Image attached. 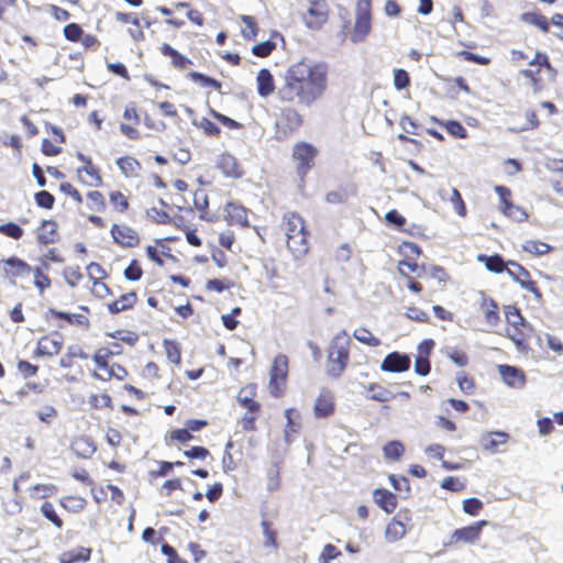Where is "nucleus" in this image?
<instances>
[{
  "label": "nucleus",
  "mask_w": 563,
  "mask_h": 563,
  "mask_svg": "<svg viewBox=\"0 0 563 563\" xmlns=\"http://www.w3.org/2000/svg\"><path fill=\"white\" fill-rule=\"evenodd\" d=\"M328 86V65L303 58L286 69L276 99L283 106L309 108L325 95Z\"/></svg>",
  "instance_id": "1"
},
{
  "label": "nucleus",
  "mask_w": 563,
  "mask_h": 563,
  "mask_svg": "<svg viewBox=\"0 0 563 563\" xmlns=\"http://www.w3.org/2000/svg\"><path fill=\"white\" fill-rule=\"evenodd\" d=\"M286 238V246L295 258L306 256L310 250V231L306 220L295 211L284 213L280 224Z\"/></svg>",
  "instance_id": "2"
},
{
  "label": "nucleus",
  "mask_w": 563,
  "mask_h": 563,
  "mask_svg": "<svg viewBox=\"0 0 563 563\" xmlns=\"http://www.w3.org/2000/svg\"><path fill=\"white\" fill-rule=\"evenodd\" d=\"M534 93L541 92L552 84L558 75L556 69L550 64L547 54L537 52L529 62L528 68L520 71Z\"/></svg>",
  "instance_id": "3"
},
{
  "label": "nucleus",
  "mask_w": 563,
  "mask_h": 563,
  "mask_svg": "<svg viewBox=\"0 0 563 563\" xmlns=\"http://www.w3.org/2000/svg\"><path fill=\"white\" fill-rule=\"evenodd\" d=\"M351 338L345 330L330 341L327 357V374L332 378L342 376L350 363Z\"/></svg>",
  "instance_id": "4"
},
{
  "label": "nucleus",
  "mask_w": 563,
  "mask_h": 563,
  "mask_svg": "<svg viewBox=\"0 0 563 563\" xmlns=\"http://www.w3.org/2000/svg\"><path fill=\"white\" fill-rule=\"evenodd\" d=\"M305 124V115L294 106H284L274 121V140L285 142L294 137Z\"/></svg>",
  "instance_id": "5"
},
{
  "label": "nucleus",
  "mask_w": 563,
  "mask_h": 563,
  "mask_svg": "<svg viewBox=\"0 0 563 563\" xmlns=\"http://www.w3.org/2000/svg\"><path fill=\"white\" fill-rule=\"evenodd\" d=\"M114 355V352L109 349H99L92 356V361L95 363V372L92 376L102 382H109L111 379L124 380L129 372L128 369L119 364L111 363L110 358Z\"/></svg>",
  "instance_id": "6"
},
{
  "label": "nucleus",
  "mask_w": 563,
  "mask_h": 563,
  "mask_svg": "<svg viewBox=\"0 0 563 563\" xmlns=\"http://www.w3.org/2000/svg\"><path fill=\"white\" fill-rule=\"evenodd\" d=\"M506 333L507 336L519 347L527 349L528 341L532 334L531 325L526 322L520 310L516 306H506Z\"/></svg>",
  "instance_id": "7"
},
{
  "label": "nucleus",
  "mask_w": 563,
  "mask_h": 563,
  "mask_svg": "<svg viewBox=\"0 0 563 563\" xmlns=\"http://www.w3.org/2000/svg\"><path fill=\"white\" fill-rule=\"evenodd\" d=\"M319 150L311 143L298 141L291 148V161L297 176L305 180L309 172L314 167Z\"/></svg>",
  "instance_id": "8"
},
{
  "label": "nucleus",
  "mask_w": 563,
  "mask_h": 563,
  "mask_svg": "<svg viewBox=\"0 0 563 563\" xmlns=\"http://www.w3.org/2000/svg\"><path fill=\"white\" fill-rule=\"evenodd\" d=\"M288 377V357L285 354H278L271 367L268 389L273 397L284 396L287 387Z\"/></svg>",
  "instance_id": "9"
},
{
  "label": "nucleus",
  "mask_w": 563,
  "mask_h": 563,
  "mask_svg": "<svg viewBox=\"0 0 563 563\" xmlns=\"http://www.w3.org/2000/svg\"><path fill=\"white\" fill-rule=\"evenodd\" d=\"M412 514L408 508H401L386 525L384 538L388 543H395L405 538L411 526Z\"/></svg>",
  "instance_id": "10"
},
{
  "label": "nucleus",
  "mask_w": 563,
  "mask_h": 563,
  "mask_svg": "<svg viewBox=\"0 0 563 563\" xmlns=\"http://www.w3.org/2000/svg\"><path fill=\"white\" fill-rule=\"evenodd\" d=\"M64 346V338L63 334L58 331H52L43 336H41L36 346L33 351V357L41 358L47 357L52 358L58 355Z\"/></svg>",
  "instance_id": "11"
},
{
  "label": "nucleus",
  "mask_w": 563,
  "mask_h": 563,
  "mask_svg": "<svg viewBox=\"0 0 563 563\" xmlns=\"http://www.w3.org/2000/svg\"><path fill=\"white\" fill-rule=\"evenodd\" d=\"M86 207L93 212L87 217V220L98 229H104L107 221L96 213H103L107 210V201L104 195L99 190H91L86 194Z\"/></svg>",
  "instance_id": "12"
},
{
  "label": "nucleus",
  "mask_w": 563,
  "mask_h": 563,
  "mask_svg": "<svg viewBox=\"0 0 563 563\" xmlns=\"http://www.w3.org/2000/svg\"><path fill=\"white\" fill-rule=\"evenodd\" d=\"M477 309L483 317V322L490 328H495L500 322L499 305L488 294L481 290L477 292Z\"/></svg>",
  "instance_id": "13"
},
{
  "label": "nucleus",
  "mask_w": 563,
  "mask_h": 563,
  "mask_svg": "<svg viewBox=\"0 0 563 563\" xmlns=\"http://www.w3.org/2000/svg\"><path fill=\"white\" fill-rule=\"evenodd\" d=\"M122 119L123 121L120 123V132L122 135L132 141L140 140L141 132L139 125L141 124V117L135 103L131 102L125 106Z\"/></svg>",
  "instance_id": "14"
},
{
  "label": "nucleus",
  "mask_w": 563,
  "mask_h": 563,
  "mask_svg": "<svg viewBox=\"0 0 563 563\" xmlns=\"http://www.w3.org/2000/svg\"><path fill=\"white\" fill-rule=\"evenodd\" d=\"M110 234L113 242L122 249H135L141 244L139 232L128 224L113 223Z\"/></svg>",
  "instance_id": "15"
},
{
  "label": "nucleus",
  "mask_w": 563,
  "mask_h": 563,
  "mask_svg": "<svg viewBox=\"0 0 563 563\" xmlns=\"http://www.w3.org/2000/svg\"><path fill=\"white\" fill-rule=\"evenodd\" d=\"M77 158L82 163V166L77 168L79 181L89 187H99L103 181L99 167L92 163L89 156L80 152L77 153Z\"/></svg>",
  "instance_id": "16"
},
{
  "label": "nucleus",
  "mask_w": 563,
  "mask_h": 563,
  "mask_svg": "<svg viewBox=\"0 0 563 563\" xmlns=\"http://www.w3.org/2000/svg\"><path fill=\"white\" fill-rule=\"evenodd\" d=\"M329 5L325 0H311L303 16L306 25L311 30H319L328 21Z\"/></svg>",
  "instance_id": "17"
},
{
  "label": "nucleus",
  "mask_w": 563,
  "mask_h": 563,
  "mask_svg": "<svg viewBox=\"0 0 563 563\" xmlns=\"http://www.w3.org/2000/svg\"><path fill=\"white\" fill-rule=\"evenodd\" d=\"M487 526L486 520L476 521L470 526L456 529L451 534L449 545L455 543H474L479 540L483 528Z\"/></svg>",
  "instance_id": "18"
},
{
  "label": "nucleus",
  "mask_w": 563,
  "mask_h": 563,
  "mask_svg": "<svg viewBox=\"0 0 563 563\" xmlns=\"http://www.w3.org/2000/svg\"><path fill=\"white\" fill-rule=\"evenodd\" d=\"M335 407L334 394L328 388H322L314 400L313 415L317 419H327L334 415Z\"/></svg>",
  "instance_id": "19"
},
{
  "label": "nucleus",
  "mask_w": 563,
  "mask_h": 563,
  "mask_svg": "<svg viewBox=\"0 0 563 563\" xmlns=\"http://www.w3.org/2000/svg\"><path fill=\"white\" fill-rule=\"evenodd\" d=\"M3 277L14 282L19 277L29 276L32 272V267L23 260L11 256L0 262Z\"/></svg>",
  "instance_id": "20"
},
{
  "label": "nucleus",
  "mask_w": 563,
  "mask_h": 563,
  "mask_svg": "<svg viewBox=\"0 0 563 563\" xmlns=\"http://www.w3.org/2000/svg\"><path fill=\"white\" fill-rule=\"evenodd\" d=\"M372 29L369 0L365 1V7L360 9L356 15L351 40L354 43L362 42L368 35Z\"/></svg>",
  "instance_id": "21"
},
{
  "label": "nucleus",
  "mask_w": 563,
  "mask_h": 563,
  "mask_svg": "<svg viewBox=\"0 0 563 563\" xmlns=\"http://www.w3.org/2000/svg\"><path fill=\"white\" fill-rule=\"evenodd\" d=\"M497 371L503 382L510 388L521 389L526 386L527 376L526 373L516 366L500 364L497 366Z\"/></svg>",
  "instance_id": "22"
},
{
  "label": "nucleus",
  "mask_w": 563,
  "mask_h": 563,
  "mask_svg": "<svg viewBox=\"0 0 563 563\" xmlns=\"http://www.w3.org/2000/svg\"><path fill=\"white\" fill-rule=\"evenodd\" d=\"M512 266H515V271L507 269L508 274L520 284V286L532 292L536 297L541 298L542 294L540 291V288L538 286V283L532 279V276L528 269H526L520 264H517L515 262L510 263Z\"/></svg>",
  "instance_id": "23"
},
{
  "label": "nucleus",
  "mask_w": 563,
  "mask_h": 563,
  "mask_svg": "<svg viewBox=\"0 0 563 563\" xmlns=\"http://www.w3.org/2000/svg\"><path fill=\"white\" fill-rule=\"evenodd\" d=\"M411 360L407 354L391 352L385 356L380 369L387 373H404L410 368Z\"/></svg>",
  "instance_id": "24"
},
{
  "label": "nucleus",
  "mask_w": 563,
  "mask_h": 563,
  "mask_svg": "<svg viewBox=\"0 0 563 563\" xmlns=\"http://www.w3.org/2000/svg\"><path fill=\"white\" fill-rule=\"evenodd\" d=\"M79 309L84 311V313H68L64 311H58L53 308L48 309L47 313L53 319L64 320L68 324H73L86 330L90 327V320L88 318L89 308L86 306H81Z\"/></svg>",
  "instance_id": "25"
},
{
  "label": "nucleus",
  "mask_w": 563,
  "mask_h": 563,
  "mask_svg": "<svg viewBox=\"0 0 563 563\" xmlns=\"http://www.w3.org/2000/svg\"><path fill=\"white\" fill-rule=\"evenodd\" d=\"M224 219L230 225L249 227V211L242 205L228 202L224 207Z\"/></svg>",
  "instance_id": "26"
},
{
  "label": "nucleus",
  "mask_w": 563,
  "mask_h": 563,
  "mask_svg": "<svg viewBox=\"0 0 563 563\" xmlns=\"http://www.w3.org/2000/svg\"><path fill=\"white\" fill-rule=\"evenodd\" d=\"M217 168L225 176L230 178H241L244 174L243 167L239 161L229 153H223L217 161Z\"/></svg>",
  "instance_id": "27"
},
{
  "label": "nucleus",
  "mask_w": 563,
  "mask_h": 563,
  "mask_svg": "<svg viewBox=\"0 0 563 563\" xmlns=\"http://www.w3.org/2000/svg\"><path fill=\"white\" fill-rule=\"evenodd\" d=\"M137 294L134 290L120 295L117 299L107 305L110 314H119L132 310L137 302Z\"/></svg>",
  "instance_id": "28"
},
{
  "label": "nucleus",
  "mask_w": 563,
  "mask_h": 563,
  "mask_svg": "<svg viewBox=\"0 0 563 563\" xmlns=\"http://www.w3.org/2000/svg\"><path fill=\"white\" fill-rule=\"evenodd\" d=\"M70 450L79 459H89L97 451V445L90 437L80 435L71 441Z\"/></svg>",
  "instance_id": "29"
},
{
  "label": "nucleus",
  "mask_w": 563,
  "mask_h": 563,
  "mask_svg": "<svg viewBox=\"0 0 563 563\" xmlns=\"http://www.w3.org/2000/svg\"><path fill=\"white\" fill-rule=\"evenodd\" d=\"M373 499L386 514H393L398 506L397 496L386 488H376L373 492Z\"/></svg>",
  "instance_id": "30"
},
{
  "label": "nucleus",
  "mask_w": 563,
  "mask_h": 563,
  "mask_svg": "<svg viewBox=\"0 0 563 563\" xmlns=\"http://www.w3.org/2000/svg\"><path fill=\"white\" fill-rule=\"evenodd\" d=\"M256 86L257 93L262 98H267L276 90L274 76L272 75L269 69L262 68L258 70L256 76Z\"/></svg>",
  "instance_id": "31"
},
{
  "label": "nucleus",
  "mask_w": 563,
  "mask_h": 563,
  "mask_svg": "<svg viewBox=\"0 0 563 563\" xmlns=\"http://www.w3.org/2000/svg\"><path fill=\"white\" fill-rule=\"evenodd\" d=\"M194 207L199 212L201 220L208 222L214 221L216 216L209 210V197L206 190L197 189L194 192Z\"/></svg>",
  "instance_id": "32"
},
{
  "label": "nucleus",
  "mask_w": 563,
  "mask_h": 563,
  "mask_svg": "<svg viewBox=\"0 0 563 563\" xmlns=\"http://www.w3.org/2000/svg\"><path fill=\"white\" fill-rule=\"evenodd\" d=\"M145 252L147 257L159 267L165 265L164 257H172L170 247L163 240H156L154 245H147Z\"/></svg>",
  "instance_id": "33"
},
{
  "label": "nucleus",
  "mask_w": 563,
  "mask_h": 563,
  "mask_svg": "<svg viewBox=\"0 0 563 563\" xmlns=\"http://www.w3.org/2000/svg\"><path fill=\"white\" fill-rule=\"evenodd\" d=\"M117 166L125 178H136L141 174L142 165L133 156L124 155L117 159Z\"/></svg>",
  "instance_id": "34"
},
{
  "label": "nucleus",
  "mask_w": 563,
  "mask_h": 563,
  "mask_svg": "<svg viewBox=\"0 0 563 563\" xmlns=\"http://www.w3.org/2000/svg\"><path fill=\"white\" fill-rule=\"evenodd\" d=\"M58 225L55 220H43L37 233V241L41 244L47 245L55 243L58 240Z\"/></svg>",
  "instance_id": "35"
},
{
  "label": "nucleus",
  "mask_w": 563,
  "mask_h": 563,
  "mask_svg": "<svg viewBox=\"0 0 563 563\" xmlns=\"http://www.w3.org/2000/svg\"><path fill=\"white\" fill-rule=\"evenodd\" d=\"M111 211L118 214H125L131 209V202L128 195L121 190H111L108 195Z\"/></svg>",
  "instance_id": "36"
},
{
  "label": "nucleus",
  "mask_w": 563,
  "mask_h": 563,
  "mask_svg": "<svg viewBox=\"0 0 563 563\" xmlns=\"http://www.w3.org/2000/svg\"><path fill=\"white\" fill-rule=\"evenodd\" d=\"M159 51L162 55L170 58L172 65L177 69L184 70L192 65V62L188 57L180 54L167 43L162 44Z\"/></svg>",
  "instance_id": "37"
},
{
  "label": "nucleus",
  "mask_w": 563,
  "mask_h": 563,
  "mask_svg": "<svg viewBox=\"0 0 563 563\" xmlns=\"http://www.w3.org/2000/svg\"><path fill=\"white\" fill-rule=\"evenodd\" d=\"M59 506L69 514H79L87 507V499L79 495H66L59 499Z\"/></svg>",
  "instance_id": "38"
},
{
  "label": "nucleus",
  "mask_w": 563,
  "mask_h": 563,
  "mask_svg": "<svg viewBox=\"0 0 563 563\" xmlns=\"http://www.w3.org/2000/svg\"><path fill=\"white\" fill-rule=\"evenodd\" d=\"M285 417L287 419L285 426V439L290 440L292 434H296L300 430V413L295 408H288L285 410Z\"/></svg>",
  "instance_id": "39"
},
{
  "label": "nucleus",
  "mask_w": 563,
  "mask_h": 563,
  "mask_svg": "<svg viewBox=\"0 0 563 563\" xmlns=\"http://www.w3.org/2000/svg\"><path fill=\"white\" fill-rule=\"evenodd\" d=\"M367 390V397L371 400L379 401V402H386L391 399H394L395 395L393 391L384 387L383 385L378 383H372L366 387Z\"/></svg>",
  "instance_id": "40"
},
{
  "label": "nucleus",
  "mask_w": 563,
  "mask_h": 563,
  "mask_svg": "<svg viewBox=\"0 0 563 563\" xmlns=\"http://www.w3.org/2000/svg\"><path fill=\"white\" fill-rule=\"evenodd\" d=\"M40 511L43 517L49 521L56 529L62 530L64 528V521L57 514V510L52 501L45 500L41 507Z\"/></svg>",
  "instance_id": "41"
},
{
  "label": "nucleus",
  "mask_w": 563,
  "mask_h": 563,
  "mask_svg": "<svg viewBox=\"0 0 563 563\" xmlns=\"http://www.w3.org/2000/svg\"><path fill=\"white\" fill-rule=\"evenodd\" d=\"M521 21L537 26L543 33L550 31V21L540 12H525L521 14Z\"/></svg>",
  "instance_id": "42"
},
{
  "label": "nucleus",
  "mask_w": 563,
  "mask_h": 563,
  "mask_svg": "<svg viewBox=\"0 0 563 563\" xmlns=\"http://www.w3.org/2000/svg\"><path fill=\"white\" fill-rule=\"evenodd\" d=\"M48 265L44 264V268L35 267L32 268V274L34 278V286L38 290L40 294H43L46 289L52 286V280L47 274Z\"/></svg>",
  "instance_id": "43"
},
{
  "label": "nucleus",
  "mask_w": 563,
  "mask_h": 563,
  "mask_svg": "<svg viewBox=\"0 0 563 563\" xmlns=\"http://www.w3.org/2000/svg\"><path fill=\"white\" fill-rule=\"evenodd\" d=\"M187 77L196 82L199 84L202 87L206 88H212L213 90L221 92L222 84L217 80L216 78L209 77L205 74L198 73V71H190Z\"/></svg>",
  "instance_id": "44"
},
{
  "label": "nucleus",
  "mask_w": 563,
  "mask_h": 563,
  "mask_svg": "<svg viewBox=\"0 0 563 563\" xmlns=\"http://www.w3.org/2000/svg\"><path fill=\"white\" fill-rule=\"evenodd\" d=\"M522 250L531 255L541 256L550 253L553 247L539 240H528L522 244Z\"/></svg>",
  "instance_id": "45"
},
{
  "label": "nucleus",
  "mask_w": 563,
  "mask_h": 563,
  "mask_svg": "<svg viewBox=\"0 0 563 563\" xmlns=\"http://www.w3.org/2000/svg\"><path fill=\"white\" fill-rule=\"evenodd\" d=\"M477 260L485 264V267L493 273H503L506 268L503 257L495 255H478Z\"/></svg>",
  "instance_id": "46"
},
{
  "label": "nucleus",
  "mask_w": 563,
  "mask_h": 563,
  "mask_svg": "<svg viewBox=\"0 0 563 563\" xmlns=\"http://www.w3.org/2000/svg\"><path fill=\"white\" fill-rule=\"evenodd\" d=\"M86 357L87 354L82 351L81 347L77 345H70L67 347L65 355L59 360V365L64 368H69L74 365L75 360Z\"/></svg>",
  "instance_id": "47"
},
{
  "label": "nucleus",
  "mask_w": 563,
  "mask_h": 563,
  "mask_svg": "<svg viewBox=\"0 0 563 563\" xmlns=\"http://www.w3.org/2000/svg\"><path fill=\"white\" fill-rule=\"evenodd\" d=\"M383 453L388 461H398L405 453V445L397 440L387 442L383 448Z\"/></svg>",
  "instance_id": "48"
},
{
  "label": "nucleus",
  "mask_w": 563,
  "mask_h": 563,
  "mask_svg": "<svg viewBox=\"0 0 563 563\" xmlns=\"http://www.w3.org/2000/svg\"><path fill=\"white\" fill-rule=\"evenodd\" d=\"M509 440V434L503 431L490 432L484 442V449L495 452L500 444H505Z\"/></svg>",
  "instance_id": "49"
},
{
  "label": "nucleus",
  "mask_w": 563,
  "mask_h": 563,
  "mask_svg": "<svg viewBox=\"0 0 563 563\" xmlns=\"http://www.w3.org/2000/svg\"><path fill=\"white\" fill-rule=\"evenodd\" d=\"M353 336L361 343L371 346L376 347L380 344V340L375 336L371 330L367 328L361 327L354 330Z\"/></svg>",
  "instance_id": "50"
},
{
  "label": "nucleus",
  "mask_w": 563,
  "mask_h": 563,
  "mask_svg": "<svg viewBox=\"0 0 563 563\" xmlns=\"http://www.w3.org/2000/svg\"><path fill=\"white\" fill-rule=\"evenodd\" d=\"M90 294L98 299H106L111 295V288L106 283V279H89Z\"/></svg>",
  "instance_id": "51"
},
{
  "label": "nucleus",
  "mask_w": 563,
  "mask_h": 563,
  "mask_svg": "<svg viewBox=\"0 0 563 563\" xmlns=\"http://www.w3.org/2000/svg\"><path fill=\"white\" fill-rule=\"evenodd\" d=\"M63 277L69 287L75 288L80 284L84 275L79 266H67L63 269Z\"/></svg>",
  "instance_id": "52"
},
{
  "label": "nucleus",
  "mask_w": 563,
  "mask_h": 563,
  "mask_svg": "<svg viewBox=\"0 0 563 563\" xmlns=\"http://www.w3.org/2000/svg\"><path fill=\"white\" fill-rule=\"evenodd\" d=\"M90 550L89 549H79V550H73L64 552L60 556L62 563H76L80 561H88L90 558Z\"/></svg>",
  "instance_id": "53"
},
{
  "label": "nucleus",
  "mask_w": 563,
  "mask_h": 563,
  "mask_svg": "<svg viewBox=\"0 0 563 563\" xmlns=\"http://www.w3.org/2000/svg\"><path fill=\"white\" fill-rule=\"evenodd\" d=\"M88 404L90 408L92 409H106L112 408V398L109 394L102 393V394H91L88 397Z\"/></svg>",
  "instance_id": "54"
},
{
  "label": "nucleus",
  "mask_w": 563,
  "mask_h": 563,
  "mask_svg": "<svg viewBox=\"0 0 563 563\" xmlns=\"http://www.w3.org/2000/svg\"><path fill=\"white\" fill-rule=\"evenodd\" d=\"M163 346L165 349L168 361L176 365L180 364L181 351L179 344L173 340H164Z\"/></svg>",
  "instance_id": "55"
},
{
  "label": "nucleus",
  "mask_w": 563,
  "mask_h": 563,
  "mask_svg": "<svg viewBox=\"0 0 563 563\" xmlns=\"http://www.w3.org/2000/svg\"><path fill=\"white\" fill-rule=\"evenodd\" d=\"M54 484H36L31 488V495L37 499H44L54 496L57 493Z\"/></svg>",
  "instance_id": "56"
},
{
  "label": "nucleus",
  "mask_w": 563,
  "mask_h": 563,
  "mask_svg": "<svg viewBox=\"0 0 563 563\" xmlns=\"http://www.w3.org/2000/svg\"><path fill=\"white\" fill-rule=\"evenodd\" d=\"M242 22L244 23V27L242 29V35L246 40H254L258 33V26L255 19L251 15H242Z\"/></svg>",
  "instance_id": "57"
},
{
  "label": "nucleus",
  "mask_w": 563,
  "mask_h": 563,
  "mask_svg": "<svg viewBox=\"0 0 563 563\" xmlns=\"http://www.w3.org/2000/svg\"><path fill=\"white\" fill-rule=\"evenodd\" d=\"M262 529L265 538L264 545L267 548L276 549L278 547L277 532L274 530L273 523L268 520H263Z\"/></svg>",
  "instance_id": "58"
},
{
  "label": "nucleus",
  "mask_w": 563,
  "mask_h": 563,
  "mask_svg": "<svg viewBox=\"0 0 563 563\" xmlns=\"http://www.w3.org/2000/svg\"><path fill=\"white\" fill-rule=\"evenodd\" d=\"M123 276L129 282H137L143 276V268L139 260H131L130 264L123 272Z\"/></svg>",
  "instance_id": "59"
},
{
  "label": "nucleus",
  "mask_w": 563,
  "mask_h": 563,
  "mask_svg": "<svg viewBox=\"0 0 563 563\" xmlns=\"http://www.w3.org/2000/svg\"><path fill=\"white\" fill-rule=\"evenodd\" d=\"M460 390L465 395H471L475 391L476 384L474 378L465 372H461L456 376Z\"/></svg>",
  "instance_id": "60"
},
{
  "label": "nucleus",
  "mask_w": 563,
  "mask_h": 563,
  "mask_svg": "<svg viewBox=\"0 0 563 563\" xmlns=\"http://www.w3.org/2000/svg\"><path fill=\"white\" fill-rule=\"evenodd\" d=\"M110 336L130 346H134L140 339L136 332L130 330H117L115 332L110 334Z\"/></svg>",
  "instance_id": "61"
},
{
  "label": "nucleus",
  "mask_w": 563,
  "mask_h": 563,
  "mask_svg": "<svg viewBox=\"0 0 563 563\" xmlns=\"http://www.w3.org/2000/svg\"><path fill=\"white\" fill-rule=\"evenodd\" d=\"M0 233L13 240H20L24 230L14 222H7L0 225Z\"/></svg>",
  "instance_id": "62"
},
{
  "label": "nucleus",
  "mask_w": 563,
  "mask_h": 563,
  "mask_svg": "<svg viewBox=\"0 0 563 563\" xmlns=\"http://www.w3.org/2000/svg\"><path fill=\"white\" fill-rule=\"evenodd\" d=\"M503 214L506 217L517 221V222H523L528 220V212L520 206L516 205H508L506 207V210H504Z\"/></svg>",
  "instance_id": "63"
},
{
  "label": "nucleus",
  "mask_w": 563,
  "mask_h": 563,
  "mask_svg": "<svg viewBox=\"0 0 563 563\" xmlns=\"http://www.w3.org/2000/svg\"><path fill=\"white\" fill-rule=\"evenodd\" d=\"M207 136L218 137L221 133L220 128L209 120L208 118H201L198 123H195Z\"/></svg>",
  "instance_id": "64"
}]
</instances>
